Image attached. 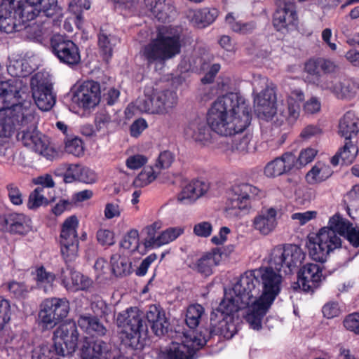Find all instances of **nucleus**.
I'll use <instances>...</instances> for the list:
<instances>
[{
	"instance_id": "obj_42",
	"label": "nucleus",
	"mask_w": 359,
	"mask_h": 359,
	"mask_svg": "<svg viewBox=\"0 0 359 359\" xmlns=\"http://www.w3.org/2000/svg\"><path fill=\"white\" fill-rule=\"evenodd\" d=\"M351 226L352 224L348 220L337 214L330 219L327 227L332 229L339 236H345Z\"/></svg>"
},
{
	"instance_id": "obj_27",
	"label": "nucleus",
	"mask_w": 359,
	"mask_h": 359,
	"mask_svg": "<svg viewBox=\"0 0 359 359\" xmlns=\"http://www.w3.org/2000/svg\"><path fill=\"white\" fill-rule=\"evenodd\" d=\"M146 317L156 335L161 336L167 332L169 322L164 310L160 306L151 305Z\"/></svg>"
},
{
	"instance_id": "obj_49",
	"label": "nucleus",
	"mask_w": 359,
	"mask_h": 359,
	"mask_svg": "<svg viewBox=\"0 0 359 359\" xmlns=\"http://www.w3.org/2000/svg\"><path fill=\"white\" fill-rule=\"evenodd\" d=\"M337 80L335 77L319 75L313 81V83L322 91H326L334 95Z\"/></svg>"
},
{
	"instance_id": "obj_4",
	"label": "nucleus",
	"mask_w": 359,
	"mask_h": 359,
	"mask_svg": "<svg viewBox=\"0 0 359 359\" xmlns=\"http://www.w3.org/2000/svg\"><path fill=\"white\" fill-rule=\"evenodd\" d=\"M22 120V81L0 82V137L11 136Z\"/></svg>"
},
{
	"instance_id": "obj_36",
	"label": "nucleus",
	"mask_w": 359,
	"mask_h": 359,
	"mask_svg": "<svg viewBox=\"0 0 359 359\" xmlns=\"http://www.w3.org/2000/svg\"><path fill=\"white\" fill-rule=\"evenodd\" d=\"M118 42V39L106 29L101 28L98 35V45L104 55V59L108 60L112 55L114 46Z\"/></svg>"
},
{
	"instance_id": "obj_47",
	"label": "nucleus",
	"mask_w": 359,
	"mask_h": 359,
	"mask_svg": "<svg viewBox=\"0 0 359 359\" xmlns=\"http://www.w3.org/2000/svg\"><path fill=\"white\" fill-rule=\"evenodd\" d=\"M52 346L48 344H42L35 348L32 352V359H59L60 356L56 353L55 350L53 351Z\"/></svg>"
},
{
	"instance_id": "obj_57",
	"label": "nucleus",
	"mask_w": 359,
	"mask_h": 359,
	"mask_svg": "<svg viewBox=\"0 0 359 359\" xmlns=\"http://www.w3.org/2000/svg\"><path fill=\"white\" fill-rule=\"evenodd\" d=\"M36 279L41 283H46L48 287H44V292H47L51 287L53 282L55 279V276L50 272L47 271L43 266L36 269Z\"/></svg>"
},
{
	"instance_id": "obj_33",
	"label": "nucleus",
	"mask_w": 359,
	"mask_h": 359,
	"mask_svg": "<svg viewBox=\"0 0 359 359\" xmlns=\"http://www.w3.org/2000/svg\"><path fill=\"white\" fill-rule=\"evenodd\" d=\"M358 88V84L351 79H338L333 95L339 100H349L355 96Z\"/></svg>"
},
{
	"instance_id": "obj_1",
	"label": "nucleus",
	"mask_w": 359,
	"mask_h": 359,
	"mask_svg": "<svg viewBox=\"0 0 359 359\" xmlns=\"http://www.w3.org/2000/svg\"><path fill=\"white\" fill-rule=\"evenodd\" d=\"M279 272L262 266L241 275L212 311L210 334L231 338L237 332L238 312L247 307L246 321L254 330H259L262 319L280 291L283 278Z\"/></svg>"
},
{
	"instance_id": "obj_58",
	"label": "nucleus",
	"mask_w": 359,
	"mask_h": 359,
	"mask_svg": "<svg viewBox=\"0 0 359 359\" xmlns=\"http://www.w3.org/2000/svg\"><path fill=\"white\" fill-rule=\"evenodd\" d=\"M174 161L173 154L169 151L161 152L154 165L156 170L161 172V169L168 168Z\"/></svg>"
},
{
	"instance_id": "obj_32",
	"label": "nucleus",
	"mask_w": 359,
	"mask_h": 359,
	"mask_svg": "<svg viewBox=\"0 0 359 359\" xmlns=\"http://www.w3.org/2000/svg\"><path fill=\"white\" fill-rule=\"evenodd\" d=\"M29 6H24V13L27 9L38 8L39 6H41V12L45 17L50 18L55 15H60V8L57 6V0H24Z\"/></svg>"
},
{
	"instance_id": "obj_44",
	"label": "nucleus",
	"mask_w": 359,
	"mask_h": 359,
	"mask_svg": "<svg viewBox=\"0 0 359 359\" xmlns=\"http://www.w3.org/2000/svg\"><path fill=\"white\" fill-rule=\"evenodd\" d=\"M161 225L158 222H154L151 225L145 228L146 237L144 239V244L147 248H158V234L157 231L160 229Z\"/></svg>"
},
{
	"instance_id": "obj_37",
	"label": "nucleus",
	"mask_w": 359,
	"mask_h": 359,
	"mask_svg": "<svg viewBox=\"0 0 359 359\" xmlns=\"http://www.w3.org/2000/svg\"><path fill=\"white\" fill-rule=\"evenodd\" d=\"M53 201H55V198L46 196L43 187H36L29 196L27 207L29 209L35 210Z\"/></svg>"
},
{
	"instance_id": "obj_25",
	"label": "nucleus",
	"mask_w": 359,
	"mask_h": 359,
	"mask_svg": "<svg viewBox=\"0 0 359 359\" xmlns=\"http://www.w3.org/2000/svg\"><path fill=\"white\" fill-rule=\"evenodd\" d=\"M209 189V184L203 180H193L187 184L178 194L177 201L183 205L195 202L203 196Z\"/></svg>"
},
{
	"instance_id": "obj_17",
	"label": "nucleus",
	"mask_w": 359,
	"mask_h": 359,
	"mask_svg": "<svg viewBox=\"0 0 359 359\" xmlns=\"http://www.w3.org/2000/svg\"><path fill=\"white\" fill-rule=\"evenodd\" d=\"M50 43L53 53L61 62L72 66L80 62L79 48L72 41L62 35L55 34L51 38Z\"/></svg>"
},
{
	"instance_id": "obj_9",
	"label": "nucleus",
	"mask_w": 359,
	"mask_h": 359,
	"mask_svg": "<svg viewBox=\"0 0 359 359\" xmlns=\"http://www.w3.org/2000/svg\"><path fill=\"white\" fill-rule=\"evenodd\" d=\"M306 246L313 260L324 262L330 252L341 246V240L335 231L325 226L316 236L309 237Z\"/></svg>"
},
{
	"instance_id": "obj_63",
	"label": "nucleus",
	"mask_w": 359,
	"mask_h": 359,
	"mask_svg": "<svg viewBox=\"0 0 359 359\" xmlns=\"http://www.w3.org/2000/svg\"><path fill=\"white\" fill-rule=\"evenodd\" d=\"M147 162V158L145 156L136 154L129 156L126 160V165L132 170H137L142 167Z\"/></svg>"
},
{
	"instance_id": "obj_38",
	"label": "nucleus",
	"mask_w": 359,
	"mask_h": 359,
	"mask_svg": "<svg viewBox=\"0 0 359 359\" xmlns=\"http://www.w3.org/2000/svg\"><path fill=\"white\" fill-rule=\"evenodd\" d=\"M231 149L233 151L243 154L254 152L256 147L255 142L252 139V135L245 134L242 137H235L231 145Z\"/></svg>"
},
{
	"instance_id": "obj_54",
	"label": "nucleus",
	"mask_w": 359,
	"mask_h": 359,
	"mask_svg": "<svg viewBox=\"0 0 359 359\" xmlns=\"http://www.w3.org/2000/svg\"><path fill=\"white\" fill-rule=\"evenodd\" d=\"M11 305L8 300L0 297V332L11 320Z\"/></svg>"
},
{
	"instance_id": "obj_56",
	"label": "nucleus",
	"mask_w": 359,
	"mask_h": 359,
	"mask_svg": "<svg viewBox=\"0 0 359 359\" xmlns=\"http://www.w3.org/2000/svg\"><path fill=\"white\" fill-rule=\"evenodd\" d=\"M90 7L89 0H72L69 5L70 12L76 15L79 20H81V12L83 10H88Z\"/></svg>"
},
{
	"instance_id": "obj_52",
	"label": "nucleus",
	"mask_w": 359,
	"mask_h": 359,
	"mask_svg": "<svg viewBox=\"0 0 359 359\" xmlns=\"http://www.w3.org/2000/svg\"><path fill=\"white\" fill-rule=\"evenodd\" d=\"M139 233L136 229L130 230L121 242V248L134 251L137 249Z\"/></svg>"
},
{
	"instance_id": "obj_40",
	"label": "nucleus",
	"mask_w": 359,
	"mask_h": 359,
	"mask_svg": "<svg viewBox=\"0 0 359 359\" xmlns=\"http://www.w3.org/2000/svg\"><path fill=\"white\" fill-rule=\"evenodd\" d=\"M204 313V308L198 304L190 305L187 310L185 322L187 326L192 330L196 329Z\"/></svg>"
},
{
	"instance_id": "obj_12",
	"label": "nucleus",
	"mask_w": 359,
	"mask_h": 359,
	"mask_svg": "<svg viewBox=\"0 0 359 359\" xmlns=\"http://www.w3.org/2000/svg\"><path fill=\"white\" fill-rule=\"evenodd\" d=\"M22 27V0H2L0 4V30L20 32Z\"/></svg>"
},
{
	"instance_id": "obj_46",
	"label": "nucleus",
	"mask_w": 359,
	"mask_h": 359,
	"mask_svg": "<svg viewBox=\"0 0 359 359\" xmlns=\"http://www.w3.org/2000/svg\"><path fill=\"white\" fill-rule=\"evenodd\" d=\"M280 115L289 124L294 123L300 115L299 104L293 102L292 99H287V110L282 111Z\"/></svg>"
},
{
	"instance_id": "obj_39",
	"label": "nucleus",
	"mask_w": 359,
	"mask_h": 359,
	"mask_svg": "<svg viewBox=\"0 0 359 359\" xmlns=\"http://www.w3.org/2000/svg\"><path fill=\"white\" fill-rule=\"evenodd\" d=\"M8 74L14 79H8L4 82L20 81L22 82V57L20 54H13L9 57L8 65L7 66Z\"/></svg>"
},
{
	"instance_id": "obj_30",
	"label": "nucleus",
	"mask_w": 359,
	"mask_h": 359,
	"mask_svg": "<svg viewBox=\"0 0 359 359\" xmlns=\"http://www.w3.org/2000/svg\"><path fill=\"white\" fill-rule=\"evenodd\" d=\"M218 15V11L215 8H205L200 10H191L187 17L190 22L198 28H203L212 23Z\"/></svg>"
},
{
	"instance_id": "obj_3",
	"label": "nucleus",
	"mask_w": 359,
	"mask_h": 359,
	"mask_svg": "<svg viewBox=\"0 0 359 359\" xmlns=\"http://www.w3.org/2000/svg\"><path fill=\"white\" fill-rule=\"evenodd\" d=\"M183 43L181 27L162 26L158 27L156 36L142 47L140 53L148 66L163 64L180 53Z\"/></svg>"
},
{
	"instance_id": "obj_13",
	"label": "nucleus",
	"mask_w": 359,
	"mask_h": 359,
	"mask_svg": "<svg viewBox=\"0 0 359 359\" xmlns=\"http://www.w3.org/2000/svg\"><path fill=\"white\" fill-rule=\"evenodd\" d=\"M79 333L74 322L60 325L54 332V348L60 356L72 355L77 347Z\"/></svg>"
},
{
	"instance_id": "obj_5",
	"label": "nucleus",
	"mask_w": 359,
	"mask_h": 359,
	"mask_svg": "<svg viewBox=\"0 0 359 359\" xmlns=\"http://www.w3.org/2000/svg\"><path fill=\"white\" fill-rule=\"evenodd\" d=\"M177 103L175 92L161 88L156 83L147 84L144 89L143 97H138L133 104L140 112L151 114H165Z\"/></svg>"
},
{
	"instance_id": "obj_7",
	"label": "nucleus",
	"mask_w": 359,
	"mask_h": 359,
	"mask_svg": "<svg viewBox=\"0 0 359 359\" xmlns=\"http://www.w3.org/2000/svg\"><path fill=\"white\" fill-rule=\"evenodd\" d=\"M121 344L131 349H139L143 346L141 334L147 330L142 316L136 309L130 308L118 313L116 319Z\"/></svg>"
},
{
	"instance_id": "obj_48",
	"label": "nucleus",
	"mask_w": 359,
	"mask_h": 359,
	"mask_svg": "<svg viewBox=\"0 0 359 359\" xmlns=\"http://www.w3.org/2000/svg\"><path fill=\"white\" fill-rule=\"evenodd\" d=\"M226 22L233 31L243 34L252 32L255 28V25L253 22L241 23L236 21L231 14L226 15Z\"/></svg>"
},
{
	"instance_id": "obj_62",
	"label": "nucleus",
	"mask_w": 359,
	"mask_h": 359,
	"mask_svg": "<svg viewBox=\"0 0 359 359\" xmlns=\"http://www.w3.org/2000/svg\"><path fill=\"white\" fill-rule=\"evenodd\" d=\"M321 103L316 97H311L303 105V111L308 114H314L320 111Z\"/></svg>"
},
{
	"instance_id": "obj_23",
	"label": "nucleus",
	"mask_w": 359,
	"mask_h": 359,
	"mask_svg": "<svg viewBox=\"0 0 359 359\" xmlns=\"http://www.w3.org/2000/svg\"><path fill=\"white\" fill-rule=\"evenodd\" d=\"M295 162V155L292 153H285L266 165L264 175L268 177H275L287 173L294 168Z\"/></svg>"
},
{
	"instance_id": "obj_55",
	"label": "nucleus",
	"mask_w": 359,
	"mask_h": 359,
	"mask_svg": "<svg viewBox=\"0 0 359 359\" xmlns=\"http://www.w3.org/2000/svg\"><path fill=\"white\" fill-rule=\"evenodd\" d=\"M317 154V151L313 148H306L301 151L298 158H296L295 166L299 168L311 162Z\"/></svg>"
},
{
	"instance_id": "obj_60",
	"label": "nucleus",
	"mask_w": 359,
	"mask_h": 359,
	"mask_svg": "<svg viewBox=\"0 0 359 359\" xmlns=\"http://www.w3.org/2000/svg\"><path fill=\"white\" fill-rule=\"evenodd\" d=\"M344 325L346 330L355 334L359 333V313L348 315L344 320Z\"/></svg>"
},
{
	"instance_id": "obj_16",
	"label": "nucleus",
	"mask_w": 359,
	"mask_h": 359,
	"mask_svg": "<svg viewBox=\"0 0 359 359\" xmlns=\"http://www.w3.org/2000/svg\"><path fill=\"white\" fill-rule=\"evenodd\" d=\"M78 219L74 215L67 218L62 224L60 234L61 253L66 262L74 260L78 255Z\"/></svg>"
},
{
	"instance_id": "obj_6",
	"label": "nucleus",
	"mask_w": 359,
	"mask_h": 359,
	"mask_svg": "<svg viewBox=\"0 0 359 359\" xmlns=\"http://www.w3.org/2000/svg\"><path fill=\"white\" fill-rule=\"evenodd\" d=\"M28 104L32 106L30 102ZM24 109V147L48 160L55 158L58 152L50 145L48 137L37 130L39 118L34 109L27 108L25 100Z\"/></svg>"
},
{
	"instance_id": "obj_59",
	"label": "nucleus",
	"mask_w": 359,
	"mask_h": 359,
	"mask_svg": "<svg viewBox=\"0 0 359 359\" xmlns=\"http://www.w3.org/2000/svg\"><path fill=\"white\" fill-rule=\"evenodd\" d=\"M67 171L64 175V181L65 183H72L74 181H79L80 171L82 166L76 164L66 165Z\"/></svg>"
},
{
	"instance_id": "obj_14",
	"label": "nucleus",
	"mask_w": 359,
	"mask_h": 359,
	"mask_svg": "<svg viewBox=\"0 0 359 359\" xmlns=\"http://www.w3.org/2000/svg\"><path fill=\"white\" fill-rule=\"evenodd\" d=\"M260 191L249 184H241L232 188L226 210L230 214L240 215L241 212H247L251 208V200L258 196Z\"/></svg>"
},
{
	"instance_id": "obj_64",
	"label": "nucleus",
	"mask_w": 359,
	"mask_h": 359,
	"mask_svg": "<svg viewBox=\"0 0 359 359\" xmlns=\"http://www.w3.org/2000/svg\"><path fill=\"white\" fill-rule=\"evenodd\" d=\"M212 231V226L208 222H202L195 224L194 233L199 237L207 238L210 236Z\"/></svg>"
},
{
	"instance_id": "obj_8",
	"label": "nucleus",
	"mask_w": 359,
	"mask_h": 359,
	"mask_svg": "<svg viewBox=\"0 0 359 359\" xmlns=\"http://www.w3.org/2000/svg\"><path fill=\"white\" fill-rule=\"evenodd\" d=\"M305 253L297 245H278L273 248L268 257L269 267L285 274L292 273L302 263Z\"/></svg>"
},
{
	"instance_id": "obj_10",
	"label": "nucleus",
	"mask_w": 359,
	"mask_h": 359,
	"mask_svg": "<svg viewBox=\"0 0 359 359\" xmlns=\"http://www.w3.org/2000/svg\"><path fill=\"white\" fill-rule=\"evenodd\" d=\"M207 342L205 337L197 339L184 334L182 342L173 341L163 350L157 352V359H192L195 351Z\"/></svg>"
},
{
	"instance_id": "obj_24",
	"label": "nucleus",
	"mask_w": 359,
	"mask_h": 359,
	"mask_svg": "<svg viewBox=\"0 0 359 359\" xmlns=\"http://www.w3.org/2000/svg\"><path fill=\"white\" fill-rule=\"evenodd\" d=\"M276 94L271 88H266L255 99L256 111L266 119L271 118L276 114Z\"/></svg>"
},
{
	"instance_id": "obj_26",
	"label": "nucleus",
	"mask_w": 359,
	"mask_h": 359,
	"mask_svg": "<svg viewBox=\"0 0 359 359\" xmlns=\"http://www.w3.org/2000/svg\"><path fill=\"white\" fill-rule=\"evenodd\" d=\"M221 262V252L219 250H212L203 255L196 262L189 264V267L204 276H209L213 273V268Z\"/></svg>"
},
{
	"instance_id": "obj_29",
	"label": "nucleus",
	"mask_w": 359,
	"mask_h": 359,
	"mask_svg": "<svg viewBox=\"0 0 359 359\" xmlns=\"http://www.w3.org/2000/svg\"><path fill=\"white\" fill-rule=\"evenodd\" d=\"M77 324L81 330L92 336L103 337L108 332L107 327L96 316L90 314L79 316Z\"/></svg>"
},
{
	"instance_id": "obj_35",
	"label": "nucleus",
	"mask_w": 359,
	"mask_h": 359,
	"mask_svg": "<svg viewBox=\"0 0 359 359\" xmlns=\"http://www.w3.org/2000/svg\"><path fill=\"white\" fill-rule=\"evenodd\" d=\"M333 171L328 164L318 161L306 175L308 183L313 184L326 180Z\"/></svg>"
},
{
	"instance_id": "obj_41",
	"label": "nucleus",
	"mask_w": 359,
	"mask_h": 359,
	"mask_svg": "<svg viewBox=\"0 0 359 359\" xmlns=\"http://www.w3.org/2000/svg\"><path fill=\"white\" fill-rule=\"evenodd\" d=\"M111 266L113 273L116 276L126 275L130 271V263L128 259L118 254L111 256Z\"/></svg>"
},
{
	"instance_id": "obj_43",
	"label": "nucleus",
	"mask_w": 359,
	"mask_h": 359,
	"mask_svg": "<svg viewBox=\"0 0 359 359\" xmlns=\"http://www.w3.org/2000/svg\"><path fill=\"white\" fill-rule=\"evenodd\" d=\"M159 174L160 171L154 166L146 168L139 173L133 183L137 187L147 186L154 181Z\"/></svg>"
},
{
	"instance_id": "obj_45",
	"label": "nucleus",
	"mask_w": 359,
	"mask_h": 359,
	"mask_svg": "<svg viewBox=\"0 0 359 359\" xmlns=\"http://www.w3.org/2000/svg\"><path fill=\"white\" fill-rule=\"evenodd\" d=\"M358 152V149L351 140L347 141L339 151L342 163L348 165L353 163Z\"/></svg>"
},
{
	"instance_id": "obj_22",
	"label": "nucleus",
	"mask_w": 359,
	"mask_h": 359,
	"mask_svg": "<svg viewBox=\"0 0 359 359\" xmlns=\"http://www.w3.org/2000/svg\"><path fill=\"white\" fill-rule=\"evenodd\" d=\"M277 210L273 208L262 209L253 218L252 226L262 236L271 233L278 225Z\"/></svg>"
},
{
	"instance_id": "obj_21",
	"label": "nucleus",
	"mask_w": 359,
	"mask_h": 359,
	"mask_svg": "<svg viewBox=\"0 0 359 359\" xmlns=\"http://www.w3.org/2000/svg\"><path fill=\"white\" fill-rule=\"evenodd\" d=\"M322 269L316 264L304 265L297 273V284L305 292L313 291L321 282Z\"/></svg>"
},
{
	"instance_id": "obj_31",
	"label": "nucleus",
	"mask_w": 359,
	"mask_h": 359,
	"mask_svg": "<svg viewBox=\"0 0 359 359\" xmlns=\"http://www.w3.org/2000/svg\"><path fill=\"white\" fill-rule=\"evenodd\" d=\"M359 132L358 119L353 111H347L340 119L339 123V133L346 140H350Z\"/></svg>"
},
{
	"instance_id": "obj_20",
	"label": "nucleus",
	"mask_w": 359,
	"mask_h": 359,
	"mask_svg": "<svg viewBox=\"0 0 359 359\" xmlns=\"http://www.w3.org/2000/svg\"><path fill=\"white\" fill-rule=\"evenodd\" d=\"M277 10L273 23L278 31L294 24L297 19L294 0H276Z\"/></svg>"
},
{
	"instance_id": "obj_51",
	"label": "nucleus",
	"mask_w": 359,
	"mask_h": 359,
	"mask_svg": "<svg viewBox=\"0 0 359 359\" xmlns=\"http://www.w3.org/2000/svg\"><path fill=\"white\" fill-rule=\"evenodd\" d=\"M71 280L76 290H86L91 286L93 281L88 277L81 273L70 269Z\"/></svg>"
},
{
	"instance_id": "obj_50",
	"label": "nucleus",
	"mask_w": 359,
	"mask_h": 359,
	"mask_svg": "<svg viewBox=\"0 0 359 359\" xmlns=\"http://www.w3.org/2000/svg\"><path fill=\"white\" fill-rule=\"evenodd\" d=\"M183 232L184 229L180 227H171L162 231L158 234L159 247L173 241Z\"/></svg>"
},
{
	"instance_id": "obj_53",
	"label": "nucleus",
	"mask_w": 359,
	"mask_h": 359,
	"mask_svg": "<svg viewBox=\"0 0 359 359\" xmlns=\"http://www.w3.org/2000/svg\"><path fill=\"white\" fill-rule=\"evenodd\" d=\"M65 151L76 156L83 154V146L81 139L78 137L67 138L65 140Z\"/></svg>"
},
{
	"instance_id": "obj_34",
	"label": "nucleus",
	"mask_w": 359,
	"mask_h": 359,
	"mask_svg": "<svg viewBox=\"0 0 359 359\" xmlns=\"http://www.w3.org/2000/svg\"><path fill=\"white\" fill-rule=\"evenodd\" d=\"M22 230V215L13 212L0 215V231L20 233Z\"/></svg>"
},
{
	"instance_id": "obj_2",
	"label": "nucleus",
	"mask_w": 359,
	"mask_h": 359,
	"mask_svg": "<svg viewBox=\"0 0 359 359\" xmlns=\"http://www.w3.org/2000/svg\"><path fill=\"white\" fill-rule=\"evenodd\" d=\"M250 107L238 93H229L217 97L208 113L207 122L196 118L185 127L187 138L205 146L211 142V131L222 136L243 132L250 124Z\"/></svg>"
},
{
	"instance_id": "obj_28",
	"label": "nucleus",
	"mask_w": 359,
	"mask_h": 359,
	"mask_svg": "<svg viewBox=\"0 0 359 359\" xmlns=\"http://www.w3.org/2000/svg\"><path fill=\"white\" fill-rule=\"evenodd\" d=\"M144 2L158 21H170L176 13L175 8L170 0H144Z\"/></svg>"
},
{
	"instance_id": "obj_15",
	"label": "nucleus",
	"mask_w": 359,
	"mask_h": 359,
	"mask_svg": "<svg viewBox=\"0 0 359 359\" xmlns=\"http://www.w3.org/2000/svg\"><path fill=\"white\" fill-rule=\"evenodd\" d=\"M39 318L46 328H52L62 319L67 317L69 305L65 298L46 299L41 305Z\"/></svg>"
},
{
	"instance_id": "obj_19",
	"label": "nucleus",
	"mask_w": 359,
	"mask_h": 359,
	"mask_svg": "<svg viewBox=\"0 0 359 359\" xmlns=\"http://www.w3.org/2000/svg\"><path fill=\"white\" fill-rule=\"evenodd\" d=\"M72 100L84 109L95 107L100 101V84L93 81H84L74 92Z\"/></svg>"
},
{
	"instance_id": "obj_11",
	"label": "nucleus",
	"mask_w": 359,
	"mask_h": 359,
	"mask_svg": "<svg viewBox=\"0 0 359 359\" xmlns=\"http://www.w3.org/2000/svg\"><path fill=\"white\" fill-rule=\"evenodd\" d=\"M32 97L35 104L41 111H49L55 104L56 96L53 85L43 74L38 72L30 80Z\"/></svg>"
},
{
	"instance_id": "obj_61",
	"label": "nucleus",
	"mask_w": 359,
	"mask_h": 359,
	"mask_svg": "<svg viewBox=\"0 0 359 359\" xmlns=\"http://www.w3.org/2000/svg\"><path fill=\"white\" fill-rule=\"evenodd\" d=\"M111 123V116L104 111H99L95 117V123L97 130H104L107 129Z\"/></svg>"
},
{
	"instance_id": "obj_18",
	"label": "nucleus",
	"mask_w": 359,
	"mask_h": 359,
	"mask_svg": "<svg viewBox=\"0 0 359 359\" xmlns=\"http://www.w3.org/2000/svg\"><path fill=\"white\" fill-rule=\"evenodd\" d=\"M39 8L27 9L24 20V36L29 41L41 43L46 33V21L43 19L44 14H41Z\"/></svg>"
}]
</instances>
